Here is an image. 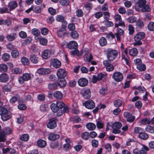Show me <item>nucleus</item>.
Masks as SVG:
<instances>
[{
	"label": "nucleus",
	"instance_id": "680f3d73",
	"mask_svg": "<svg viewBox=\"0 0 154 154\" xmlns=\"http://www.w3.org/2000/svg\"><path fill=\"white\" fill-rule=\"evenodd\" d=\"M12 72L14 74H18L22 72V70L19 68H15L12 69Z\"/></svg>",
	"mask_w": 154,
	"mask_h": 154
},
{
	"label": "nucleus",
	"instance_id": "e433bc0d",
	"mask_svg": "<svg viewBox=\"0 0 154 154\" xmlns=\"http://www.w3.org/2000/svg\"><path fill=\"white\" fill-rule=\"evenodd\" d=\"M122 104V100L118 99L115 100L113 102L114 106L116 107L119 108L121 106Z\"/></svg>",
	"mask_w": 154,
	"mask_h": 154
},
{
	"label": "nucleus",
	"instance_id": "bb28decb",
	"mask_svg": "<svg viewBox=\"0 0 154 154\" xmlns=\"http://www.w3.org/2000/svg\"><path fill=\"white\" fill-rule=\"evenodd\" d=\"M58 86L60 87H65L66 85V82L64 79H59L57 82Z\"/></svg>",
	"mask_w": 154,
	"mask_h": 154
},
{
	"label": "nucleus",
	"instance_id": "3c124183",
	"mask_svg": "<svg viewBox=\"0 0 154 154\" xmlns=\"http://www.w3.org/2000/svg\"><path fill=\"white\" fill-rule=\"evenodd\" d=\"M39 42L41 45H45L48 43V40L44 38H41L39 39Z\"/></svg>",
	"mask_w": 154,
	"mask_h": 154
},
{
	"label": "nucleus",
	"instance_id": "39448f33",
	"mask_svg": "<svg viewBox=\"0 0 154 154\" xmlns=\"http://www.w3.org/2000/svg\"><path fill=\"white\" fill-rule=\"evenodd\" d=\"M58 119L57 117H54L50 119L47 124L48 128L51 129H53L56 127L57 126V122Z\"/></svg>",
	"mask_w": 154,
	"mask_h": 154
},
{
	"label": "nucleus",
	"instance_id": "bf43d9fd",
	"mask_svg": "<svg viewBox=\"0 0 154 154\" xmlns=\"http://www.w3.org/2000/svg\"><path fill=\"white\" fill-rule=\"evenodd\" d=\"M140 122L142 125L148 124L150 123V121L147 119L145 118L142 119Z\"/></svg>",
	"mask_w": 154,
	"mask_h": 154
},
{
	"label": "nucleus",
	"instance_id": "c756f323",
	"mask_svg": "<svg viewBox=\"0 0 154 154\" xmlns=\"http://www.w3.org/2000/svg\"><path fill=\"white\" fill-rule=\"evenodd\" d=\"M129 53L130 56L132 57H134L137 56L138 52L137 49L135 48H133L129 51Z\"/></svg>",
	"mask_w": 154,
	"mask_h": 154
},
{
	"label": "nucleus",
	"instance_id": "58836bf2",
	"mask_svg": "<svg viewBox=\"0 0 154 154\" xmlns=\"http://www.w3.org/2000/svg\"><path fill=\"white\" fill-rule=\"evenodd\" d=\"M8 67L5 64L2 63L0 64V72H5L7 71Z\"/></svg>",
	"mask_w": 154,
	"mask_h": 154
},
{
	"label": "nucleus",
	"instance_id": "aec40b11",
	"mask_svg": "<svg viewBox=\"0 0 154 154\" xmlns=\"http://www.w3.org/2000/svg\"><path fill=\"white\" fill-rule=\"evenodd\" d=\"M67 46L70 49H76L78 47V44L75 41H71L67 44Z\"/></svg>",
	"mask_w": 154,
	"mask_h": 154
},
{
	"label": "nucleus",
	"instance_id": "20e7f679",
	"mask_svg": "<svg viewBox=\"0 0 154 154\" xmlns=\"http://www.w3.org/2000/svg\"><path fill=\"white\" fill-rule=\"evenodd\" d=\"M145 36V34L143 32H140L135 35L134 37L135 42L133 45L134 46L136 45H140L142 44L141 40L144 38Z\"/></svg>",
	"mask_w": 154,
	"mask_h": 154
},
{
	"label": "nucleus",
	"instance_id": "052dcab7",
	"mask_svg": "<svg viewBox=\"0 0 154 154\" xmlns=\"http://www.w3.org/2000/svg\"><path fill=\"white\" fill-rule=\"evenodd\" d=\"M107 89L106 87H103L100 89L99 90L100 94L102 95H104L107 93Z\"/></svg>",
	"mask_w": 154,
	"mask_h": 154
},
{
	"label": "nucleus",
	"instance_id": "09e8293b",
	"mask_svg": "<svg viewBox=\"0 0 154 154\" xmlns=\"http://www.w3.org/2000/svg\"><path fill=\"white\" fill-rule=\"evenodd\" d=\"M146 3V0H140L138 2L137 5L139 7L142 8L145 5Z\"/></svg>",
	"mask_w": 154,
	"mask_h": 154
},
{
	"label": "nucleus",
	"instance_id": "a211bd4d",
	"mask_svg": "<svg viewBox=\"0 0 154 154\" xmlns=\"http://www.w3.org/2000/svg\"><path fill=\"white\" fill-rule=\"evenodd\" d=\"M51 72V69L48 68H40L38 69L37 71V72L41 75L49 74Z\"/></svg>",
	"mask_w": 154,
	"mask_h": 154
},
{
	"label": "nucleus",
	"instance_id": "4be33fe9",
	"mask_svg": "<svg viewBox=\"0 0 154 154\" xmlns=\"http://www.w3.org/2000/svg\"><path fill=\"white\" fill-rule=\"evenodd\" d=\"M17 35L15 33L8 34L6 36V38L8 41L12 42L14 40L17 38Z\"/></svg>",
	"mask_w": 154,
	"mask_h": 154
},
{
	"label": "nucleus",
	"instance_id": "1a4fd4ad",
	"mask_svg": "<svg viewBox=\"0 0 154 154\" xmlns=\"http://www.w3.org/2000/svg\"><path fill=\"white\" fill-rule=\"evenodd\" d=\"M111 61L109 60H105L103 62V64L106 67V70L107 71H112L114 69V67L111 64Z\"/></svg>",
	"mask_w": 154,
	"mask_h": 154
},
{
	"label": "nucleus",
	"instance_id": "e2e57ef3",
	"mask_svg": "<svg viewBox=\"0 0 154 154\" xmlns=\"http://www.w3.org/2000/svg\"><path fill=\"white\" fill-rule=\"evenodd\" d=\"M134 132L136 134H139L143 131V129L140 127H135L134 130Z\"/></svg>",
	"mask_w": 154,
	"mask_h": 154
},
{
	"label": "nucleus",
	"instance_id": "79ce46f5",
	"mask_svg": "<svg viewBox=\"0 0 154 154\" xmlns=\"http://www.w3.org/2000/svg\"><path fill=\"white\" fill-rule=\"evenodd\" d=\"M2 58L4 61H6L9 60L10 58V55L8 54L4 53L2 55Z\"/></svg>",
	"mask_w": 154,
	"mask_h": 154
},
{
	"label": "nucleus",
	"instance_id": "ddd939ff",
	"mask_svg": "<svg viewBox=\"0 0 154 154\" xmlns=\"http://www.w3.org/2000/svg\"><path fill=\"white\" fill-rule=\"evenodd\" d=\"M3 153L5 154H18V152L15 149L9 148H4L2 149Z\"/></svg>",
	"mask_w": 154,
	"mask_h": 154
},
{
	"label": "nucleus",
	"instance_id": "7ed1b4c3",
	"mask_svg": "<svg viewBox=\"0 0 154 154\" xmlns=\"http://www.w3.org/2000/svg\"><path fill=\"white\" fill-rule=\"evenodd\" d=\"M0 114L2 119L4 121H7L11 117V112L3 107H0Z\"/></svg>",
	"mask_w": 154,
	"mask_h": 154
},
{
	"label": "nucleus",
	"instance_id": "0e129e2a",
	"mask_svg": "<svg viewBox=\"0 0 154 154\" xmlns=\"http://www.w3.org/2000/svg\"><path fill=\"white\" fill-rule=\"evenodd\" d=\"M96 125L98 128L99 129L103 128V123L100 121L96 120Z\"/></svg>",
	"mask_w": 154,
	"mask_h": 154
},
{
	"label": "nucleus",
	"instance_id": "dca6fc26",
	"mask_svg": "<svg viewBox=\"0 0 154 154\" xmlns=\"http://www.w3.org/2000/svg\"><path fill=\"white\" fill-rule=\"evenodd\" d=\"M62 27L59 29L57 31V35L58 37H63L66 34V31L65 27L63 26H62Z\"/></svg>",
	"mask_w": 154,
	"mask_h": 154
},
{
	"label": "nucleus",
	"instance_id": "c85d7f7f",
	"mask_svg": "<svg viewBox=\"0 0 154 154\" xmlns=\"http://www.w3.org/2000/svg\"><path fill=\"white\" fill-rule=\"evenodd\" d=\"M54 97L55 98L58 99H60L63 97V94L60 91H55L53 94Z\"/></svg>",
	"mask_w": 154,
	"mask_h": 154
},
{
	"label": "nucleus",
	"instance_id": "f3484780",
	"mask_svg": "<svg viewBox=\"0 0 154 154\" xmlns=\"http://www.w3.org/2000/svg\"><path fill=\"white\" fill-rule=\"evenodd\" d=\"M56 20L57 21L62 23V26H66L67 22L65 20L64 17L63 16L61 15H57L56 16Z\"/></svg>",
	"mask_w": 154,
	"mask_h": 154
},
{
	"label": "nucleus",
	"instance_id": "4c0bfd02",
	"mask_svg": "<svg viewBox=\"0 0 154 154\" xmlns=\"http://www.w3.org/2000/svg\"><path fill=\"white\" fill-rule=\"evenodd\" d=\"M84 58L85 60L90 62L93 59V56L91 54H86L84 55Z\"/></svg>",
	"mask_w": 154,
	"mask_h": 154
},
{
	"label": "nucleus",
	"instance_id": "6ab92c4d",
	"mask_svg": "<svg viewBox=\"0 0 154 154\" xmlns=\"http://www.w3.org/2000/svg\"><path fill=\"white\" fill-rule=\"evenodd\" d=\"M88 82V80L86 79L82 78L78 80V84L80 86L84 87L87 85Z\"/></svg>",
	"mask_w": 154,
	"mask_h": 154
},
{
	"label": "nucleus",
	"instance_id": "4d7b16f0",
	"mask_svg": "<svg viewBox=\"0 0 154 154\" xmlns=\"http://www.w3.org/2000/svg\"><path fill=\"white\" fill-rule=\"evenodd\" d=\"M104 24L107 27H112L113 26V23L111 21H109L108 20H105L104 22Z\"/></svg>",
	"mask_w": 154,
	"mask_h": 154
},
{
	"label": "nucleus",
	"instance_id": "7c9ffc66",
	"mask_svg": "<svg viewBox=\"0 0 154 154\" xmlns=\"http://www.w3.org/2000/svg\"><path fill=\"white\" fill-rule=\"evenodd\" d=\"M37 144L38 146L41 148H44L46 145V141L40 139L37 142Z\"/></svg>",
	"mask_w": 154,
	"mask_h": 154
},
{
	"label": "nucleus",
	"instance_id": "2eb2a0df",
	"mask_svg": "<svg viewBox=\"0 0 154 154\" xmlns=\"http://www.w3.org/2000/svg\"><path fill=\"white\" fill-rule=\"evenodd\" d=\"M85 107L89 109H92L94 108L95 106V104L94 102L91 100H89L86 101L85 103Z\"/></svg>",
	"mask_w": 154,
	"mask_h": 154
},
{
	"label": "nucleus",
	"instance_id": "4468645a",
	"mask_svg": "<svg viewBox=\"0 0 154 154\" xmlns=\"http://www.w3.org/2000/svg\"><path fill=\"white\" fill-rule=\"evenodd\" d=\"M50 63L51 65L56 68H59L61 64V62L57 59H54L51 60Z\"/></svg>",
	"mask_w": 154,
	"mask_h": 154
},
{
	"label": "nucleus",
	"instance_id": "f257e3e1",
	"mask_svg": "<svg viewBox=\"0 0 154 154\" xmlns=\"http://www.w3.org/2000/svg\"><path fill=\"white\" fill-rule=\"evenodd\" d=\"M50 107L54 112H57V116L58 117L62 116L64 112L67 113L69 111L68 107L65 106V104L61 101H57L56 103H51Z\"/></svg>",
	"mask_w": 154,
	"mask_h": 154
},
{
	"label": "nucleus",
	"instance_id": "72a5a7b5",
	"mask_svg": "<svg viewBox=\"0 0 154 154\" xmlns=\"http://www.w3.org/2000/svg\"><path fill=\"white\" fill-rule=\"evenodd\" d=\"M90 136L89 133L87 131L83 132L81 134L82 138L85 140H88L90 138Z\"/></svg>",
	"mask_w": 154,
	"mask_h": 154
},
{
	"label": "nucleus",
	"instance_id": "6e6d98bb",
	"mask_svg": "<svg viewBox=\"0 0 154 154\" xmlns=\"http://www.w3.org/2000/svg\"><path fill=\"white\" fill-rule=\"evenodd\" d=\"M19 54L18 51L16 50H13L11 52V56L14 58H17Z\"/></svg>",
	"mask_w": 154,
	"mask_h": 154
},
{
	"label": "nucleus",
	"instance_id": "c03bdc74",
	"mask_svg": "<svg viewBox=\"0 0 154 154\" xmlns=\"http://www.w3.org/2000/svg\"><path fill=\"white\" fill-rule=\"evenodd\" d=\"M136 25L137 27L142 28L144 26V23L143 21L138 20L136 21Z\"/></svg>",
	"mask_w": 154,
	"mask_h": 154
},
{
	"label": "nucleus",
	"instance_id": "13d9d810",
	"mask_svg": "<svg viewBox=\"0 0 154 154\" xmlns=\"http://www.w3.org/2000/svg\"><path fill=\"white\" fill-rule=\"evenodd\" d=\"M147 27L148 29L150 31L154 30V22H150L148 25Z\"/></svg>",
	"mask_w": 154,
	"mask_h": 154
},
{
	"label": "nucleus",
	"instance_id": "8fccbe9b",
	"mask_svg": "<svg viewBox=\"0 0 154 154\" xmlns=\"http://www.w3.org/2000/svg\"><path fill=\"white\" fill-rule=\"evenodd\" d=\"M21 62L23 64L25 65H28L29 63L28 59L25 57H23L21 58Z\"/></svg>",
	"mask_w": 154,
	"mask_h": 154
},
{
	"label": "nucleus",
	"instance_id": "49530a36",
	"mask_svg": "<svg viewBox=\"0 0 154 154\" xmlns=\"http://www.w3.org/2000/svg\"><path fill=\"white\" fill-rule=\"evenodd\" d=\"M126 20L130 23H133L136 21L137 18L135 16H132L127 18Z\"/></svg>",
	"mask_w": 154,
	"mask_h": 154
},
{
	"label": "nucleus",
	"instance_id": "6e6552de",
	"mask_svg": "<svg viewBox=\"0 0 154 154\" xmlns=\"http://www.w3.org/2000/svg\"><path fill=\"white\" fill-rule=\"evenodd\" d=\"M123 115L125 118L126 119V121L129 123H132L134 120L135 117L132 114L127 112L124 113Z\"/></svg>",
	"mask_w": 154,
	"mask_h": 154
},
{
	"label": "nucleus",
	"instance_id": "cd10ccee",
	"mask_svg": "<svg viewBox=\"0 0 154 154\" xmlns=\"http://www.w3.org/2000/svg\"><path fill=\"white\" fill-rule=\"evenodd\" d=\"M60 137V136L59 134L51 133L49 134L48 138L51 140H55L58 139Z\"/></svg>",
	"mask_w": 154,
	"mask_h": 154
},
{
	"label": "nucleus",
	"instance_id": "c9c22d12",
	"mask_svg": "<svg viewBox=\"0 0 154 154\" xmlns=\"http://www.w3.org/2000/svg\"><path fill=\"white\" fill-rule=\"evenodd\" d=\"M58 86V84L57 82H55L53 83H50L48 85L49 89L51 90L56 89Z\"/></svg>",
	"mask_w": 154,
	"mask_h": 154
},
{
	"label": "nucleus",
	"instance_id": "5701e85b",
	"mask_svg": "<svg viewBox=\"0 0 154 154\" xmlns=\"http://www.w3.org/2000/svg\"><path fill=\"white\" fill-rule=\"evenodd\" d=\"M124 33V31L123 29L120 28H118L117 29V32L116 33L117 38V40L120 41V36L123 35Z\"/></svg>",
	"mask_w": 154,
	"mask_h": 154
},
{
	"label": "nucleus",
	"instance_id": "a18cd8bd",
	"mask_svg": "<svg viewBox=\"0 0 154 154\" xmlns=\"http://www.w3.org/2000/svg\"><path fill=\"white\" fill-rule=\"evenodd\" d=\"M103 18L105 20H109V19L110 17V13L109 11H105L103 13Z\"/></svg>",
	"mask_w": 154,
	"mask_h": 154
},
{
	"label": "nucleus",
	"instance_id": "774afa93",
	"mask_svg": "<svg viewBox=\"0 0 154 154\" xmlns=\"http://www.w3.org/2000/svg\"><path fill=\"white\" fill-rule=\"evenodd\" d=\"M32 34L33 35L37 36L39 35L40 33L39 31L37 29H32Z\"/></svg>",
	"mask_w": 154,
	"mask_h": 154
},
{
	"label": "nucleus",
	"instance_id": "473e14b6",
	"mask_svg": "<svg viewBox=\"0 0 154 154\" xmlns=\"http://www.w3.org/2000/svg\"><path fill=\"white\" fill-rule=\"evenodd\" d=\"M6 135L5 131H2L0 132V142H5L6 140Z\"/></svg>",
	"mask_w": 154,
	"mask_h": 154
},
{
	"label": "nucleus",
	"instance_id": "37998d69",
	"mask_svg": "<svg viewBox=\"0 0 154 154\" xmlns=\"http://www.w3.org/2000/svg\"><path fill=\"white\" fill-rule=\"evenodd\" d=\"M122 126V124L121 123L119 122H115L112 125V128H114L119 129Z\"/></svg>",
	"mask_w": 154,
	"mask_h": 154
},
{
	"label": "nucleus",
	"instance_id": "2f4dec72",
	"mask_svg": "<svg viewBox=\"0 0 154 154\" xmlns=\"http://www.w3.org/2000/svg\"><path fill=\"white\" fill-rule=\"evenodd\" d=\"M86 127L90 131H93L96 128V125L92 123H89L86 125Z\"/></svg>",
	"mask_w": 154,
	"mask_h": 154
},
{
	"label": "nucleus",
	"instance_id": "603ef678",
	"mask_svg": "<svg viewBox=\"0 0 154 154\" xmlns=\"http://www.w3.org/2000/svg\"><path fill=\"white\" fill-rule=\"evenodd\" d=\"M71 37L73 39H76L78 37L79 34L76 31H72L70 33Z\"/></svg>",
	"mask_w": 154,
	"mask_h": 154
},
{
	"label": "nucleus",
	"instance_id": "a878e982",
	"mask_svg": "<svg viewBox=\"0 0 154 154\" xmlns=\"http://www.w3.org/2000/svg\"><path fill=\"white\" fill-rule=\"evenodd\" d=\"M29 59L31 62L34 64L37 63L39 61L38 57L35 54H32L30 55Z\"/></svg>",
	"mask_w": 154,
	"mask_h": 154
},
{
	"label": "nucleus",
	"instance_id": "f704fd0d",
	"mask_svg": "<svg viewBox=\"0 0 154 154\" xmlns=\"http://www.w3.org/2000/svg\"><path fill=\"white\" fill-rule=\"evenodd\" d=\"M138 137L140 139L144 140H147L149 137L147 134L143 132L139 134Z\"/></svg>",
	"mask_w": 154,
	"mask_h": 154
},
{
	"label": "nucleus",
	"instance_id": "a19ab883",
	"mask_svg": "<svg viewBox=\"0 0 154 154\" xmlns=\"http://www.w3.org/2000/svg\"><path fill=\"white\" fill-rule=\"evenodd\" d=\"M145 130L147 132L149 133H154V126L147 125L145 128Z\"/></svg>",
	"mask_w": 154,
	"mask_h": 154
},
{
	"label": "nucleus",
	"instance_id": "ea45409f",
	"mask_svg": "<svg viewBox=\"0 0 154 154\" xmlns=\"http://www.w3.org/2000/svg\"><path fill=\"white\" fill-rule=\"evenodd\" d=\"M100 45L101 46L106 45L107 44V41L106 39L103 37H101L99 40Z\"/></svg>",
	"mask_w": 154,
	"mask_h": 154
},
{
	"label": "nucleus",
	"instance_id": "864d4df0",
	"mask_svg": "<svg viewBox=\"0 0 154 154\" xmlns=\"http://www.w3.org/2000/svg\"><path fill=\"white\" fill-rule=\"evenodd\" d=\"M115 35L112 32H109L106 36V38L109 40H112L115 38Z\"/></svg>",
	"mask_w": 154,
	"mask_h": 154
},
{
	"label": "nucleus",
	"instance_id": "338daca9",
	"mask_svg": "<svg viewBox=\"0 0 154 154\" xmlns=\"http://www.w3.org/2000/svg\"><path fill=\"white\" fill-rule=\"evenodd\" d=\"M48 109V105L44 104L40 106V109L41 111L45 112Z\"/></svg>",
	"mask_w": 154,
	"mask_h": 154
},
{
	"label": "nucleus",
	"instance_id": "9b49d317",
	"mask_svg": "<svg viewBox=\"0 0 154 154\" xmlns=\"http://www.w3.org/2000/svg\"><path fill=\"white\" fill-rule=\"evenodd\" d=\"M112 78L116 81L120 82L122 80L123 77L121 73L117 72L113 73Z\"/></svg>",
	"mask_w": 154,
	"mask_h": 154
},
{
	"label": "nucleus",
	"instance_id": "69168bd1",
	"mask_svg": "<svg viewBox=\"0 0 154 154\" xmlns=\"http://www.w3.org/2000/svg\"><path fill=\"white\" fill-rule=\"evenodd\" d=\"M19 36L22 38H24L27 36L26 33L23 31L20 32L19 33Z\"/></svg>",
	"mask_w": 154,
	"mask_h": 154
},
{
	"label": "nucleus",
	"instance_id": "de8ad7c7",
	"mask_svg": "<svg viewBox=\"0 0 154 154\" xmlns=\"http://www.w3.org/2000/svg\"><path fill=\"white\" fill-rule=\"evenodd\" d=\"M137 69L140 71H144L146 69V65L144 64L141 63L139 65H137Z\"/></svg>",
	"mask_w": 154,
	"mask_h": 154
},
{
	"label": "nucleus",
	"instance_id": "423d86ee",
	"mask_svg": "<svg viewBox=\"0 0 154 154\" xmlns=\"http://www.w3.org/2000/svg\"><path fill=\"white\" fill-rule=\"evenodd\" d=\"M149 150V148L143 145V147L141 149L138 148L134 149L133 150V152L134 154H147L146 152Z\"/></svg>",
	"mask_w": 154,
	"mask_h": 154
},
{
	"label": "nucleus",
	"instance_id": "5fc2aeb1",
	"mask_svg": "<svg viewBox=\"0 0 154 154\" xmlns=\"http://www.w3.org/2000/svg\"><path fill=\"white\" fill-rule=\"evenodd\" d=\"M29 138V136L28 134H23L20 137V139L23 141H27Z\"/></svg>",
	"mask_w": 154,
	"mask_h": 154
},
{
	"label": "nucleus",
	"instance_id": "0eeeda50",
	"mask_svg": "<svg viewBox=\"0 0 154 154\" xmlns=\"http://www.w3.org/2000/svg\"><path fill=\"white\" fill-rule=\"evenodd\" d=\"M31 75L28 73H23L22 76H20L18 78V81L20 83L23 84L25 81H27L30 79Z\"/></svg>",
	"mask_w": 154,
	"mask_h": 154
},
{
	"label": "nucleus",
	"instance_id": "f8f14e48",
	"mask_svg": "<svg viewBox=\"0 0 154 154\" xmlns=\"http://www.w3.org/2000/svg\"><path fill=\"white\" fill-rule=\"evenodd\" d=\"M66 75V71L63 69H60L57 71V75L59 79H64Z\"/></svg>",
	"mask_w": 154,
	"mask_h": 154
},
{
	"label": "nucleus",
	"instance_id": "412c9836",
	"mask_svg": "<svg viewBox=\"0 0 154 154\" xmlns=\"http://www.w3.org/2000/svg\"><path fill=\"white\" fill-rule=\"evenodd\" d=\"M17 6V4L15 1L10 2L8 5V7L10 9V11L15 9Z\"/></svg>",
	"mask_w": 154,
	"mask_h": 154
},
{
	"label": "nucleus",
	"instance_id": "f03ea898",
	"mask_svg": "<svg viewBox=\"0 0 154 154\" xmlns=\"http://www.w3.org/2000/svg\"><path fill=\"white\" fill-rule=\"evenodd\" d=\"M106 58L108 59L106 60L112 61L113 60L117 57L118 51L117 50L108 48L105 50Z\"/></svg>",
	"mask_w": 154,
	"mask_h": 154
},
{
	"label": "nucleus",
	"instance_id": "b1692460",
	"mask_svg": "<svg viewBox=\"0 0 154 154\" xmlns=\"http://www.w3.org/2000/svg\"><path fill=\"white\" fill-rule=\"evenodd\" d=\"M8 75L6 73H3L0 75V82H5L8 81L9 79Z\"/></svg>",
	"mask_w": 154,
	"mask_h": 154
},
{
	"label": "nucleus",
	"instance_id": "393cba45",
	"mask_svg": "<svg viewBox=\"0 0 154 154\" xmlns=\"http://www.w3.org/2000/svg\"><path fill=\"white\" fill-rule=\"evenodd\" d=\"M51 55V53L50 50H45L42 52V56L43 58L46 59L50 57Z\"/></svg>",
	"mask_w": 154,
	"mask_h": 154
},
{
	"label": "nucleus",
	"instance_id": "9d476101",
	"mask_svg": "<svg viewBox=\"0 0 154 154\" xmlns=\"http://www.w3.org/2000/svg\"><path fill=\"white\" fill-rule=\"evenodd\" d=\"M81 94L85 99L90 98L91 96V92L89 89L84 88L81 91Z\"/></svg>",
	"mask_w": 154,
	"mask_h": 154
}]
</instances>
